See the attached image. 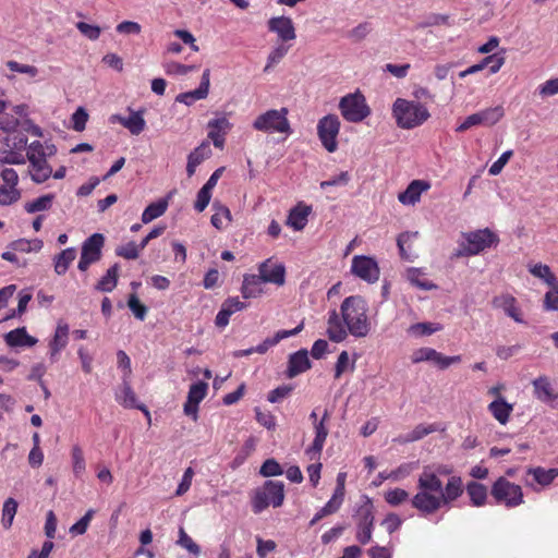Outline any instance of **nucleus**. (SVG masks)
<instances>
[{"label": "nucleus", "mask_w": 558, "mask_h": 558, "mask_svg": "<svg viewBox=\"0 0 558 558\" xmlns=\"http://www.w3.org/2000/svg\"><path fill=\"white\" fill-rule=\"evenodd\" d=\"M373 510L374 507L369 499L357 510L355 538L362 545H366L372 541L375 520Z\"/></svg>", "instance_id": "obj_12"}, {"label": "nucleus", "mask_w": 558, "mask_h": 558, "mask_svg": "<svg viewBox=\"0 0 558 558\" xmlns=\"http://www.w3.org/2000/svg\"><path fill=\"white\" fill-rule=\"evenodd\" d=\"M339 110L344 120L353 123L361 122L371 114L366 99L360 90L343 96L339 101Z\"/></svg>", "instance_id": "obj_9"}, {"label": "nucleus", "mask_w": 558, "mask_h": 558, "mask_svg": "<svg viewBox=\"0 0 558 558\" xmlns=\"http://www.w3.org/2000/svg\"><path fill=\"white\" fill-rule=\"evenodd\" d=\"M392 116L399 128L411 130L422 125L430 117L427 108L417 101L397 98L392 105Z\"/></svg>", "instance_id": "obj_3"}, {"label": "nucleus", "mask_w": 558, "mask_h": 558, "mask_svg": "<svg viewBox=\"0 0 558 558\" xmlns=\"http://www.w3.org/2000/svg\"><path fill=\"white\" fill-rule=\"evenodd\" d=\"M311 368V361L306 350H300L290 355L287 376L293 378Z\"/></svg>", "instance_id": "obj_25"}, {"label": "nucleus", "mask_w": 558, "mask_h": 558, "mask_svg": "<svg viewBox=\"0 0 558 558\" xmlns=\"http://www.w3.org/2000/svg\"><path fill=\"white\" fill-rule=\"evenodd\" d=\"M534 395L535 397L543 401L548 402L554 400V389L549 379L546 376H539L533 380Z\"/></svg>", "instance_id": "obj_35"}, {"label": "nucleus", "mask_w": 558, "mask_h": 558, "mask_svg": "<svg viewBox=\"0 0 558 558\" xmlns=\"http://www.w3.org/2000/svg\"><path fill=\"white\" fill-rule=\"evenodd\" d=\"M409 499V493L403 488H393L385 493V500L392 507H397Z\"/></svg>", "instance_id": "obj_52"}, {"label": "nucleus", "mask_w": 558, "mask_h": 558, "mask_svg": "<svg viewBox=\"0 0 558 558\" xmlns=\"http://www.w3.org/2000/svg\"><path fill=\"white\" fill-rule=\"evenodd\" d=\"M259 473L264 477L278 476L283 473V469L275 459H267L260 466Z\"/></svg>", "instance_id": "obj_56"}, {"label": "nucleus", "mask_w": 558, "mask_h": 558, "mask_svg": "<svg viewBox=\"0 0 558 558\" xmlns=\"http://www.w3.org/2000/svg\"><path fill=\"white\" fill-rule=\"evenodd\" d=\"M88 120V114L86 110L82 107L77 108L76 111L72 114V128L76 132H82L86 128V123Z\"/></svg>", "instance_id": "obj_60"}, {"label": "nucleus", "mask_w": 558, "mask_h": 558, "mask_svg": "<svg viewBox=\"0 0 558 558\" xmlns=\"http://www.w3.org/2000/svg\"><path fill=\"white\" fill-rule=\"evenodd\" d=\"M430 184L423 180H413L405 191L398 195V199L403 205H414L421 198L423 192L427 191Z\"/></svg>", "instance_id": "obj_22"}, {"label": "nucleus", "mask_w": 558, "mask_h": 558, "mask_svg": "<svg viewBox=\"0 0 558 558\" xmlns=\"http://www.w3.org/2000/svg\"><path fill=\"white\" fill-rule=\"evenodd\" d=\"M69 339V326L66 324H59L57 326L54 336L49 343L50 348V357L54 360V357L63 350L68 344Z\"/></svg>", "instance_id": "obj_32"}, {"label": "nucleus", "mask_w": 558, "mask_h": 558, "mask_svg": "<svg viewBox=\"0 0 558 558\" xmlns=\"http://www.w3.org/2000/svg\"><path fill=\"white\" fill-rule=\"evenodd\" d=\"M465 244L456 253V256L477 255L486 248L495 247L499 243V236L490 229H480L464 234Z\"/></svg>", "instance_id": "obj_6"}, {"label": "nucleus", "mask_w": 558, "mask_h": 558, "mask_svg": "<svg viewBox=\"0 0 558 558\" xmlns=\"http://www.w3.org/2000/svg\"><path fill=\"white\" fill-rule=\"evenodd\" d=\"M28 169L27 173L29 174L31 179L37 183H44L46 182L52 174V168L48 163L47 158L43 159H32L28 161Z\"/></svg>", "instance_id": "obj_26"}, {"label": "nucleus", "mask_w": 558, "mask_h": 558, "mask_svg": "<svg viewBox=\"0 0 558 558\" xmlns=\"http://www.w3.org/2000/svg\"><path fill=\"white\" fill-rule=\"evenodd\" d=\"M128 306L137 319H145L148 311L147 306L140 301L135 293L129 295Z\"/></svg>", "instance_id": "obj_53"}, {"label": "nucleus", "mask_w": 558, "mask_h": 558, "mask_svg": "<svg viewBox=\"0 0 558 558\" xmlns=\"http://www.w3.org/2000/svg\"><path fill=\"white\" fill-rule=\"evenodd\" d=\"M20 197V192L15 187L0 186V204L9 205L13 202L17 201Z\"/></svg>", "instance_id": "obj_63"}, {"label": "nucleus", "mask_w": 558, "mask_h": 558, "mask_svg": "<svg viewBox=\"0 0 558 558\" xmlns=\"http://www.w3.org/2000/svg\"><path fill=\"white\" fill-rule=\"evenodd\" d=\"M53 199V194H46L31 202H27L24 208L28 214L48 210L51 207Z\"/></svg>", "instance_id": "obj_43"}, {"label": "nucleus", "mask_w": 558, "mask_h": 558, "mask_svg": "<svg viewBox=\"0 0 558 558\" xmlns=\"http://www.w3.org/2000/svg\"><path fill=\"white\" fill-rule=\"evenodd\" d=\"M447 469H438V473L425 468L417 478L418 492L412 497L411 505L423 517L437 512L450 505L463 494V482L460 476L449 477L444 487L438 474H448Z\"/></svg>", "instance_id": "obj_1"}, {"label": "nucleus", "mask_w": 558, "mask_h": 558, "mask_svg": "<svg viewBox=\"0 0 558 558\" xmlns=\"http://www.w3.org/2000/svg\"><path fill=\"white\" fill-rule=\"evenodd\" d=\"M258 271L264 282L283 286L286 282V268L280 263H274L271 258L266 259L258 266Z\"/></svg>", "instance_id": "obj_17"}, {"label": "nucleus", "mask_w": 558, "mask_h": 558, "mask_svg": "<svg viewBox=\"0 0 558 558\" xmlns=\"http://www.w3.org/2000/svg\"><path fill=\"white\" fill-rule=\"evenodd\" d=\"M265 283L260 275H245L241 287L244 299L258 298L263 293L262 284Z\"/></svg>", "instance_id": "obj_30"}, {"label": "nucleus", "mask_w": 558, "mask_h": 558, "mask_svg": "<svg viewBox=\"0 0 558 558\" xmlns=\"http://www.w3.org/2000/svg\"><path fill=\"white\" fill-rule=\"evenodd\" d=\"M311 211V206H307L304 203H299L289 211L287 225L295 231L303 230L307 225Z\"/></svg>", "instance_id": "obj_23"}, {"label": "nucleus", "mask_w": 558, "mask_h": 558, "mask_svg": "<svg viewBox=\"0 0 558 558\" xmlns=\"http://www.w3.org/2000/svg\"><path fill=\"white\" fill-rule=\"evenodd\" d=\"M119 278V265H112L106 272L105 276L96 284V290L101 292H111L118 284Z\"/></svg>", "instance_id": "obj_36"}, {"label": "nucleus", "mask_w": 558, "mask_h": 558, "mask_svg": "<svg viewBox=\"0 0 558 558\" xmlns=\"http://www.w3.org/2000/svg\"><path fill=\"white\" fill-rule=\"evenodd\" d=\"M208 390V385L205 381H197L190 386L187 398L184 403V413L192 416L194 421L197 420L198 404L205 399Z\"/></svg>", "instance_id": "obj_16"}, {"label": "nucleus", "mask_w": 558, "mask_h": 558, "mask_svg": "<svg viewBox=\"0 0 558 558\" xmlns=\"http://www.w3.org/2000/svg\"><path fill=\"white\" fill-rule=\"evenodd\" d=\"M56 153L54 145H44L39 141L32 142L25 150V161H31L32 159H43L51 156Z\"/></svg>", "instance_id": "obj_34"}, {"label": "nucleus", "mask_w": 558, "mask_h": 558, "mask_svg": "<svg viewBox=\"0 0 558 558\" xmlns=\"http://www.w3.org/2000/svg\"><path fill=\"white\" fill-rule=\"evenodd\" d=\"M530 272L542 280L549 286L550 283L558 280V278L555 276V274L551 271L550 267L543 264H535L532 267H530Z\"/></svg>", "instance_id": "obj_47"}, {"label": "nucleus", "mask_w": 558, "mask_h": 558, "mask_svg": "<svg viewBox=\"0 0 558 558\" xmlns=\"http://www.w3.org/2000/svg\"><path fill=\"white\" fill-rule=\"evenodd\" d=\"M340 120L336 114H327L317 123V135L324 148L333 153L338 148L337 136L340 131Z\"/></svg>", "instance_id": "obj_10"}, {"label": "nucleus", "mask_w": 558, "mask_h": 558, "mask_svg": "<svg viewBox=\"0 0 558 558\" xmlns=\"http://www.w3.org/2000/svg\"><path fill=\"white\" fill-rule=\"evenodd\" d=\"M71 456H72L73 472H74L75 476L78 477L84 473V471L86 469L83 450L81 449L80 446L75 445L72 447Z\"/></svg>", "instance_id": "obj_49"}, {"label": "nucleus", "mask_w": 558, "mask_h": 558, "mask_svg": "<svg viewBox=\"0 0 558 558\" xmlns=\"http://www.w3.org/2000/svg\"><path fill=\"white\" fill-rule=\"evenodd\" d=\"M232 124L226 117L211 119L208 124V138L211 140L216 148L222 149L225 146L226 135L231 129Z\"/></svg>", "instance_id": "obj_19"}, {"label": "nucleus", "mask_w": 558, "mask_h": 558, "mask_svg": "<svg viewBox=\"0 0 558 558\" xmlns=\"http://www.w3.org/2000/svg\"><path fill=\"white\" fill-rule=\"evenodd\" d=\"M214 208L215 214L211 216L210 219L211 225L216 229L222 230L231 222V211L227 206L220 205L218 203L214 204Z\"/></svg>", "instance_id": "obj_39"}, {"label": "nucleus", "mask_w": 558, "mask_h": 558, "mask_svg": "<svg viewBox=\"0 0 558 558\" xmlns=\"http://www.w3.org/2000/svg\"><path fill=\"white\" fill-rule=\"evenodd\" d=\"M342 319L348 331L356 337H366L371 330L367 317V303L360 295H351L343 300L340 306Z\"/></svg>", "instance_id": "obj_2"}, {"label": "nucleus", "mask_w": 558, "mask_h": 558, "mask_svg": "<svg viewBox=\"0 0 558 558\" xmlns=\"http://www.w3.org/2000/svg\"><path fill=\"white\" fill-rule=\"evenodd\" d=\"M209 85H210V70L206 69L203 72L199 86L194 90L179 94L177 96L175 100L178 102L184 104L186 106H192L195 101L205 99L208 96Z\"/></svg>", "instance_id": "obj_20"}, {"label": "nucleus", "mask_w": 558, "mask_h": 558, "mask_svg": "<svg viewBox=\"0 0 558 558\" xmlns=\"http://www.w3.org/2000/svg\"><path fill=\"white\" fill-rule=\"evenodd\" d=\"M177 544L195 556L201 554V547L192 539L190 535H187L182 526L179 529V538Z\"/></svg>", "instance_id": "obj_50"}, {"label": "nucleus", "mask_w": 558, "mask_h": 558, "mask_svg": "<svg viewBox=\"0 0 558 558\" xmlns=\"http://www.w3.org/2000/svg\"><path fill=\"white\" fill-rule=\"evenodd\" d=\"M75 257H76V252H75V248H73V247H68V248L61 251V253H59L54 257V271L58 275H64L68 271L69 266L75 259Z\"/></svg>", "instance_id": "obj_38"}, {"label": "nucleus", "mask_w": 558, "mask_h": 558, "mask_svg": "<svg viewBox=\"0 0 558 558\" xmlns=\"http://www.w3.org/2000/svg\"><path fill=\"white\" fill-rule=\"evenodd\" d=\"M418 235L417 232H403L397 239V244L400 251V255L402 258L411 259L413 257V253L411 252V242L416 239Z\"/></svg>", "instance_id": "obj_46"}, {"label": "nucleus", "mask_w": 558, "mask_h": 558, "mask_svg": "<svg viewBox=\"0 0 558 558\" xmlns=\"http://www.w3.org/2000/svg\"><path fill=\"white\" fill-rule=\"evenodd\" d=\"M17 501L12 497H9L3 502L1 523L5 530H9L12 526L14 517L17 512Z\"/></svg>", "instance_id": "obj_42"}, {"label": "nucleus", "mask_w": 558, "mask_h": 558, "mask_svg": "<svg viewBox=\"0 0 558 558\" xmlns=\"http://www.w3.org/2000/svg\"><path fill=\"white\" fill-rule=\"evenodd\" d=\"M466 493L473 506L481 507L485 504L487 498V488L485 485L477 482H470L466 485Z\"/></svg>", "instance_id": "obj_40"}, {"label": "nucleus", "mask_w": 558, "mask_h": 558, "mask_svg": "<svg viewBox=\"0 0 558 558\" xmlns=\"http://www.w3.org/2000/svg\"><path fill=\"white\" fill-rule=\"evenodd\" d=\"M4 339L10 347H32L37 342L35 338L27 333L25 327L9 331Z\"/></svg>", "instance_id": "obj_33"}, {"label": "nucleus", "mask_w": 558, "mask_h": 558, "mask_svg": "<svg viewBox=\"0 0 558 558\" xmlns=\"http://www.w3.org/2000/svg\"><path fill=\"white\" fill-rule=\"evenodd\" d=\"M492 304L496 308H501L504 312L517 323H523L520 307L517 305V300L509 293L497 295L493 299Z\"/></svg>", "instance_id": "obj_21"}, {"label": "nucleus", "mask_w": 558, "mask_h": 558, "mask_svg": "<svg viewBox=\"0 0 558 558\" xmlns=\"http://www.w3.org/2000/svg\"><path fill=\"white\" fill-rule=\"evenodd\" d=\"M490 495L496 504L507 508H515L523 504V492L520 485L514 484L504 476L495 481Z\"/></svg>", "instance_id": "obj_8"}, {"label": "nucleus", "mask_w": 558, "mask_h": 558, "mask_svg": "<svg viewBox=\"0 0 558 558\" xmlns=\"http://www.w3.org/2000/svg\"><path fill=\"white\" fill-rule=\"evenodd\" d=\"M94 514L95 511L93 509L87 510L86 513L70 527V533L74 535H83L87 531Z\"/></svg>", "instance_id": "obj_55"}, {"label": "nucleus", "mask_w": 558, "mask_h": 558, "mask_svg": "<svg viewBox=\"0 0 558 558\" xmlns=\"http://www.w3.org/2000/svg\"><path fill=\"white\" fill-rule=\"evenodd\" d=\"M504 117L501 107L487 108L465 118V120L457 128V132H464L475 125L492 126Z\"/></svg>", "instance_id": "obj_14"}, {"label": "nucleus", "mask_w": 558, "mask_h": 558, "mask_svg": "<svg viewBox=\"0 0 558 558\" xmlns=\"http://www.w3.org/2000/svg\"><path fill=\"white\" fill-rule=\"evenodd\" d=\"M168 208L167 199H159L158 202L149 204L142 214V221L148 223L154 219L162 216Z\"/></svg>", "instance_id": "obj_41"}, {"label": "nucleus", "mask_w": 558, "mask_h": 558, "mask_svg": "<svg viewBox=\"0 0 558 558\" xmlns=\"http://www.w3.org/2000/svg\"><path fill=\"white\" fill-rule=\"evenodd\" d=\"M76 28L90 40H97L101 34V29L97 25H92L85 22L76 23Z\"/></svg>", "instance_id": "obj_61"}, {"label": "nucleus", "mask_w": 558, "mask_h": 558, "mask_svg": "<svg viewBox=\"0 0 558 558\" xmlns=\"http://www.w3.org/2000/svg\"><path fill=\"white\" fill-rule=\"evenodd\" d=\"M441 329V325L437 323H416L411 325L408 328L409 335L413 337H423V336H429L433 335L436 331H439Z\"/></svg>", "instance_id": "obj_44"}, {"label": "nucleus", "mask_w": 558, "mask_h": 558, "mask_svg": "<svg viewBox=\"0 0 558 558\" xmlns=\"http://www.w3.org/2000/svg\"><path fill=\"white\" fill-rule=\"evenodd\" d=\"M539 96L550 97L558 94V77L547 80L537 87Z\"/></svg>", "instance_id": "obj_64"}, {"label": "nucleus", "mask_w": 558, "mask_h": 558, "mask_svg": "<svg viewBox=\"0 0 558 558\" xmlns=\"http://www.w3.org/2000/svg\"><path fill=\"white\" fill-rule=\"evenodd\" d=\"M409 279L412 282V284H414L423 290H432V289L436 288V286L434 283H432L430 281L425 279L423 277V274L416 269L411 270L409 272Z\"/></svg>", "instance_id": "obj_62"}, {"label": "nucleus", "mask_w": 558, "mask_h": 558, "mask_svg": "<svg viewBox=\"0 0 558 558\" xmlns=\"http://www.w3.org/2000/svg\"><path fill=\"white\" fill-rule=\"evenodd\" d=\"M268 31L276 33L282 43L294 40L296 37L292 19L288 16L271 17L267 22Z\"/></svg>", "instance_id": "obj_18"}, {"label": "nucleus", "mask_w": 558, "mask_h": 558, "mask_svg": "<svg viewBox=\"0 0 558 558\" xmlns=\"http://www.w3.org/2000/svg\"><path fill=\"white\" fill-rule=\"evenodd\" d=\"M145 110L132 111L129 117H119V122L133 135L141 134L146 128V121L143 118Z\"/></svg>", "instance_id": "obj_31"}, {"label": "nucleus", "mask_w": 558, "mask_h": 558, "mask_svg": "<svg viewBox=\"0 0 558 558\" xmlns=\"http://www.w3.org/2000/svg\"><path fill=\"white\" fill-rule=\"evenodd\" d=\"M284 500V484L281 481H266L252 496V510L258 514L269 506L280 507Z\"/></svg>", "instance_id": "obj_4"}, {"label": "nucleus", "mask_w": 558, "mask_h": 558, "mask_svg": "<svg viewBox=\"0 0 558 558\" xmlns=\"http://www.w3.org/2000/svg\"><path fill=\"white\" fill-rule=\"evenodd\" d=\"M488 411L493 417L501 425L509 422L510 415L513 411V405L508 403L505 398L499 397L488 404Z\"/></svg>", "instance_id": "obj_28"}, {"label": "nucleus", "mask_w": 558, "mask_h": 558, "mask_svg": "<svg viewBox=\"0 0 558 558\" xmlns=\"http://www.w3.org/2000/svg\"><path fill=\"white\" fill-rule=\"evenodd\" d=\"M345 327V324H342L336 310L329 312L327 335L331 341H343L348 335V328Z\"/></svg>", "instance_id": "obj_29"}, {"label": "nucleus", "mask_w": 558, "mask_h": 558, "mask_svg": "<svg viewBox=\"0 0 558 558\" xmlns=\"http://www.w3.org/2000/svg\"><path fill=\"white\" fill-rule=\"evenodd\" d=\"M117 401L123 405L124 408L129 409H140L142 410L146 416L149 417V411L146 409L145 405H140L136 403V395L134 390L132 389L128 378H123L120 392L117 393Z\"/></svg>", "instance_id": "obj_24"}, {"label": "nucleus", "mask_w": 558, "mask_h": 558, "mask_svg": "<svg viewBox=\"0 0 558 558\" xmlns=\"http://www.w3.org/2000/svg\"><path fill=\"white\" fill-rule=\"evenodd\" d=\"M527 474L532 475L533 480L541 486H548L558 476V469L530 468Z\"/></svg>", "instance_id": "obj_37"}, {"label": "nucleus", "mask_w": 558, "mask_h": 558, "mask_svg": "<svg viewBox=\"0 0 558 558\" xmlns=\"http://www.w3.org/2000/svg\"><path fill=\"white\" fill-rule=\"evenodd\" d=\"M428 362H432L434 363L438 368L440 369H446L448 368L451 364H456V363H459L461 362V356L460 355H454V356H446L444 355L442 353L436 351L434 349V355L430 356V359L428 360Z\"/></svg>", "instance_id": "obj_51"}, {"label": "nucleus", "mask_w": 558, "mask_h": 558, "mask_svg": "<svg viewBox=\"0 0 558 558\" xmlns=\"http://www.w3.org/2000/svg\"><path fill=\"white\" fill-rule=\"evenodd\" d=\"M437 428L434 424H429V425H424V424H418L416 425L413 430L408 435L407 437V441H416V440H420L422 438H424L425 436L436 432Z\"/></svg>", "instance_id": "obj_58"}, {"label": "nucleus", "mask_w": 558, "mask_h": 558, "mask_svg": "<svg viewBox=\"0 0 558 558\" xmlns=\"http://www.w3.org/2000/svg\"><path fill=\"white\" fill-rule=\"evenodd\" d=\"M290 46H286L284 44L279 45L269 53L267 59V64L264 69V72H267L274 64L279 63L283 57L288 53Z\"/></svg>", "instance_id": "obj_57"}, {"label": "nucleus", "mask_w": 558, "mask_h": 558, "mask_svg": "<svg viewBox=\"0 0 558 558\" xmlns=\"http://www.w3.org/2000/svg\"><path fill=\"white\" fill-rule=\"evenodd\" d=\"M342 504V498L333 494L331 499L313 517L310 524L314 525L320 521L324 517L337 512Z\"/></svg>", "instance_id": "obj_45"}, {"label": "nucleus", "mask_w": 558, "mask_h": 558, "mask_svg": "<svg viewBox=\"0 0 558 558\" xmlns=\"http://www.w3.org/2000/svg\"><path fill=\"white\" fill-rule=\"evenodd\" d=\"M329 412L324 411V414L318 423L314 424L315 438L311 446L305 449V456L310 461L320 460L323 448L325 446L327 436L329 434L327 422L329 421Z\"/></svg>", "instance_id": "obj_13"}, {"label": "nucleus", "mask_w": 558, "mask_h": 558, "mask_svg": "<svg viewBox=\"0 0 558 558\" xmlns=\"http://www.w3.org/2000/svg\"><path fill=\"white\" fill-rule=\"evenodd\" d=\"M548 287L549 290L545 293L543 307L547 312L558 311V280Z\"/></svg>", "instance_id": "obj_48"}, {"label": "nucleus", "mask_w": 558, "mask_h": 558, "mask_svg": "<svg viewBox=\"0 0 558 558\" xmlns=\"http://www.w3.org/2000/svg\"><path fill=\"white\" fill-rule=\"evenodd\" d=\"M27 136L15 132L8 134L0 141V163L1 165H24Z\"/></svg>", "instance_id": "obj_5"}, {"label": "nucleus", "mask_w": 558, "mask_h": 558, "mask_svg": "<svg viewBox=\"0 0 558 558\" xmlns=\"http://www.w3.org/2000/svg\"><path fill=\"white\" fill-rule=\"evenodd\" d=\"M288 109H270L256 117L253 122V129L264 133H291L288 116Z\"/></svg>", "instance_id": "obj_7"}, {"label": "nucleus", "mask_w": 558, "mask_h": 558, "mask_svg": "<svg viewBox=\"0 0 558 558\" xmlns=\"http://www.w3.org/2000/svg\"><path fill=\"white\" fill-rule=\"evenodd\" d=\"M211 155L210 146L207 142H203L187 156L186 173L191 178L194 175L196 168Z\"/></svg>", "instance_id": "obj_27"}, {"label": "nucleus", "mask_w": 558, "mask_h": 558, "mask_svg": "<svg viewBox=\"0 0 558 558\" xmlns=\"http://www.w3.org/2000/svg\"><path fill=\"white\" fill-rule=\"evenodd\" d=\"M351 271L360 279L374 283L379 279V267L376 260L364 255H356L352 258Z\"/></svg>", "instance_id": "obj_15"}, {"label": "nucleus", "mask_w": 558, "mask_h": 558, "mask_svg": "<svg viewBox=\"0 0 558 558\" xmlns=\"http://www.w3.org/2000/svg\"><path fill=\"white\" fill-rule=\"evenodd\" d=\"M105 245V236L101 233H94L88 236L82 244L81 257L77 268L86 271L92 264L101 259L102 247Z\"/></svg>", "instance_id": "obj_11"}, {"label": "nucleus", "mask_w": 558, "mask_h": 558, "mask_svg": "<svg viewBox=\"0 0 558 558\" xmlns=\"http://www.w3.org/2000/svg\"><path fill=\"white\" fill-rule=\"evenodd\" d=\"M211 199V190L206 186H202V189L197 192L196 201L194 203V208L196 211L202 213L208 206Z\"/></svg>", "instance_id": "obj_59"}, {"label": "nucleus", "mask_w": 558, "mask_h": 558, "mask_svg": "<svg viewBox=\"0 0 558 558\" xmlns=\"http://www.w3.org/2000/svg\"><path fill=\"white\" fill-rule=\"evenodd\" d=\"M142 250L143 248L141 247V244L137 245L135 242L131 241L124 245L117 247L116 254L125 259H136Z\"/></svg>", "instance_id": "obj_54"}]
</instances>
